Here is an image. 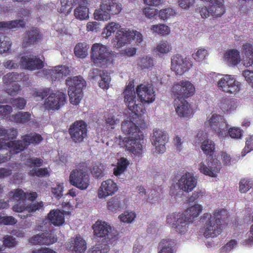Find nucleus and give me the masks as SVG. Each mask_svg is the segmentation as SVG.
Listing matches in <instances>:
<instances>
[{"mask_svg":"<svg viewBox=\"0 0 253 253\" xmlns=\"http://www.w3.org/2000/svg\"><path fill=\"white\" fill-rule=\"evenodd\" d=\"M94 16V18L97 20L107 21L111 18L107 10L102 8V7H101V5L98 9L95 10Z\"/></svg>","mask_w":253,"mask_h":253,"instance_id":"nucleus-48","label":"nucleus"},{"mask_svg":"<svg viewBox=\"0 0 253 253\" xmlns=\"http://www.w3.org/2000/svg\"><path fill=\"white\" fill-rule=\"evenodd\" d=\"M135 38H136L137 42H140L142 41V36L140 33L126 28H121L117 31L112 40V43L116 48H120L130 43Z\"/></svg>","mask_w":253,"mask_h":253,"instance_id":"nucleus-8","label":"nucleus"},{"mask_svg":"<svg viewBox=\"0 0 253 253\" xmlns=\"http://www.w3.org/2000/svg\"><path fill=\"white\" fill-rule=\"evenodd\" d=\"M8 147L11 148V154H17L28 147L26 143L22 140H13L8 142Z\"/></svg>","mask_w":253,"mask_h":253,"instance_id":"nucleus-36","label":"nucleus"},{"mask_svg":"<svg viewBox=\"0 0 253 253\" xmlns=\"http://www.w3.org/2000/svg\"><path fill=\"white\" fill-rule=\"evenodd\" d=\"M66 83L69 85L68 95L71 103L76 105L79 104L83 97V88L85 86V81L79 76L68 78Z\"/></svg>","mask_w":253,"mask_h":253,"instance_id":"nucleus-6","label":"nucleus"},{"mask_svg":"<svg viewBox=\"0 0 253 253\" xmlns=\"http://www.w3.org/2000/svg\"><path fill=\"white\" fill-rule=\"evenodd\" d=\"M3 136L6 139L8 140H13L15 139L18 134V131L16 128L14 127L10 128L9 129L4 128Z\"/></svg>","mask_w":253,"mask_h":253,"instance_id":"nucleus-57","label":"nucleus"},{"mask_svg":"<svg viewBox=\"0 0 253 253\" xmlns=\"http://www.w3.org/2000/svg\"><path fill=\"white\" fill-rule=\"evenodd\" d=\"M151 30L159 35H167L169 33V28L164 24L153 25Z\"/></svg>","mask_w":253,"mask_h":253,"instance_id":"nucleus-50","label":"nucleus"},{"mask_svg":"<svg viewBox=\"0 0 253 253\" xmlns=\"http://www.w3.org/2000/svg\"><path fill=\"white\" fill-rule=\"evenodd\" d=\"M218 107L224 113L230 114L237 107L236 99L231 98H223L218 103Z\"/></svg>","mask_w":253,"mask_h":253,"instance_id":"nucleus-28","label":"nucleus"},{"mask_svg":"<svg viewBox=\"0 0 253 253\" xmlns=\"http://www.w3.org/2000/svg\"><path fill=\"white\" fill-rule=\"evenodd\" d=\"M10 102L13 107H15L19 109H23L26 104V100L24 98L21 97L12 99Z\"/></svg>","mask_w":253,"mask_h":253,"instance_id":"nucleus-63","label":"nucleus"},{"mask_svg":"<svg viewBox=\"0 0 253 253\" xmlns=\"http://www.w3.org/2000/svg\"><path fill=\"white\" fill-rule=\"evenodd\" d=\"M3 245L5 247L12 248L17 244L16 239L12 236L6 235L3 238Z\"/></svg>","mask_w":253,"mask_h":253,"instance_id":"nucleus-64","label":"nucleus"},{"mask_svg":"<svg viewBox=\"0 0 253 253\" xmlns=\"http://www.w3.org/2000/svg\"><path fill=\"white\" fill-rule=\"evenodd\" d=\"M223 1V0H216L210 5L212 16L220 17L224 13Z\"/></svg>","mask_w":253,"mask_h":253,"instance_id":"nucleus-34","label":"nucleus"},{"mask_svg":"<svg viewBox=\"0 0 253 253\" xmlns=\"http://www.w3.org/2000/svg\"><path fill=\"white\" fill-rule=\"evenodd\" d=\"M177 184L179 189L189 192L196 187L197 179L192 173L186 172L178 180Z\"/></svg>","mask_w":253,"mask_h":253,"instance_id":"nucleus-21","label":"nucleus"},{"mask_svg":"<svg viewBox=\"0 0 253 253\" xmlns=\"http://www.w3.org/2000/svg\"><path fill=\"white\" fill-rule=\"evenodd\" d=\"M10 199L17 201L25 200L26 198V193L21 189H16L9 192Z\"/></svg>","mask_w":253,"mask_h":253,"instance_id":"nucleus-49","label":"nucleus"},{"mask_svg":"<svg viewBox=\"0 0 253 253\" xmlns=\"http://www.w3.org/2000/svg\"><path fill=\"white\" fill-rule=\"evenodd\" d=\"M47 217L50 222L55 226L62 225L65 222L64 213L58 209L51 210Z\"/></svg>","mask_w":253,"mask_h":253,"instance_id":"nucleus-32","label":"nucleus"},{"mask_svg":"<svg viewBox=\"0 0 253 253\" xmlns=\"http://www.w3.org/2000/svg\"><path fill=\"white\" fill-rule=\"evenodd\" d=\"M239 185V190L240 193H246L253 187V180L249 178H242Z\"/></svg>","mask_w":253,"mask_h":253,"instance_id":"nucleus-41","label":"nucleus"},{"mask_svg":"<svg viewBox=\"0 0 253 253\" xmlns=\"http://www.w3.org/2000/svg\"><path fill=\"white\" fill-rule=\"evenodd\" d=\"M217 87L224 92L236 94L240 90L241 84L232 75H225L218 81Z\"/></svg>","mask_w":253,"mask_h":253,"instance_id":"nucleus-11","label":"nucleus"},{"mask_svg":"<svg viewBox=\"0 0 253 253\" xmlns=\"http://www.w3.org/2000/svg\"><path fill=\"white\" fill-rule=\"evenodd\" d=\"M136 92L142 104L152 103L155 99V94L151 84H140L137 86Z\"/></svg>","mask_w":253,"mask_h":253,"instance_id":"nucleus-16","label":"nucleus"},{"mask_svg":"<svg viewBox=\"0 0 253 253\" xmlns=\"http://www.w3.org/2000/svg\"><path fill=\"white\" fill-rule=\"evenodd\" d=\"M25 26V23L23 19L0 22V30L12 29L19 27L24 28Z\"/></svg>","mask_w":253,"mask_h":253,"instance_id":"nucleus-37","label":"nucleus"},{"mask_svg":"<svg viewBox=\"0 0 253 253\" xmlns=\"http://www.w3.org/2000/svg\"><path fill=\"white\" fill-rule=\"evenodd\" d=\"M11 42L0 38V54L9 51L11 48Z\"/></svg>","mask_w":253,"mask_h":253,"instance_id":"nucleus-62","label":"nucleus"},{"mask_svg":"<svg viewBox=\"0 0 253 253\" xmlns=\"http://www.w3.org/2000/svg\"><path fill=\"white\" fill-rule=\"evenodd\" d=\"M50 88H41L38 90H35L33 92V96L35 98H38L40 100H43L46 97L51 91Z\"/></svg>","mask_w":253,"mask_h":253,"instance_id":"nucleus-56","label":"nucleus"},{"mask_svg":"<svg viewBox=\"0 0 253 253\" xmlns=\"http://www.w3.org/2000/svg\"><path fill=\"white\" fill-rule=\"evenodd\" d=\"M174 106L176 113L181 118H189L193 113L190 105L185 99H175Z\"/></svg>","mask_w":253,"mask_h":253,"instance_id":"nucleus-23","label":"nucleus"},{"mask_svg":"<svg viewBox=\"0 0 253 253\" xmlns=\"http://www.w3.org/2000/svg\"><path fill=\"white\" fill-rule=\"evenodd\" d=\"M107 208L110 211L116 212L121 209V203L119 198L114 197L109 200L107 202Z\"/></svg>","mask_w":253,"mask_h":253,"instance_id":"nucleus-52","label":"nucleus"},{"mask_svg":"<svg viewBox=\"0 0 253 253\" xmlns=\"http://www.w3.org/2000/svg\"><path fill=\"white\" fill-rule=\"evenodd\" d=\"M117 190L116 183L112 179H107L102 182L98 190V196L99 198H104L108 196L112 195Z\"/></svg>","mask_w":253,"mask_h":253,"instance_id":"nucleus-22","label":"nucleus"},{"mask_svg":"<svg viewBox=\"0 0 253 253\" xmlns=\"http://www.w3.org/2000/svg\"><path fill=\"white\" fill-rule=\"evenodd\" d=\"M21 80V76L15 72L8 73L3 77V83L8 85L13 82H17Z\"/></svg>","mask_w":253,"mask_h":253,"instance_id":"nucleus-45","label":"nucleus"},{"mask_svg":"<svg viewBox=\"0 0 253 253\" xmlns=\"http://www.w3.org/2000/svg\"><path fill=\"white\" fill-rule=\"evenodd\" d=\"M88 45L85 42L78 43L74 48L75 55L80 58H84L87 55Z\"/></svg>","mask_w":253,"mask_h":253,"instance_id":"nucleus-39","label":"nucleus"},{"mask_svg":"<svg viewBox=\"0 0 253 253\" xmlns=\"http://www.w3.org/2000/svg\"><path fill=\"white\" fill-rule=\"evenodd\" d=\"M136 217V214L132 211H126L119 215L120 220L124 223H129L132 222Z\"/></svg>","mask_w":253,"mask_h":253,"instance_id":"nucleus-54","label":"nucleus"},{"mask_svg":"<svg viewBox=\"0 0 253 253\" xmlns=\"http://www.w3.org/2000/svg\"><path fill=\"white\" fill-rule=\"evenodd\" d=\"M66 95L60 91L51 93L45 100L44 105L48 110L58 109L66 103Z\"/></svg>","mask_w":253,"mask_h":253,"instance_id":"nucleus-15","label":"nucleus"},{"mask_svg":"<svg viewBox=\"0 0 253 253\" xmlns=\"http://www.w3.org/2000/svg\"><path fill=\"white\" fill-rule=\"evenodd\" d=\"M28 175L32 177L36 176L38 177H44L49 176L50 173L46 168H43L33 169L29 171Z\"/></svg>","mask_w":253,"mask_h":253,"instance_id":"nucleus-46","label":"nucleus"},{"mask_svg":"<svg viewBox=\"0 0 253 253\" xmlns=\"http://www.w3.org/2000/svg\"><path fill=\"white\" fill-rule=\"evenodd\" d=\"M74 244V250L76 253H84L86 249V242L80 236H76Z\"/></svg>","mask_w":253,"mask_h":253,"instance_id":"nucleus-42","label":"nucleus"},{"mask_svg":"<svg viewBox=\"0 0 253 253\" xmlns=\"http://www.w3.org/2000/svg\"><path fill=\"white\" fill-rule=\"evenodd\" d=\"M176 245L174 240L169 238L163 239L159 244L161 250L158 253H174L173 248Z\"/></svg>","mask_w":253,"mask_h":253,"instance_id":"nucleus-33","label":"nucleus"},{"mask_svg":"<svg viewBox=\"0 0 253 253\" xmlns=\"http://www.w3.org/2000/svg\"><path fill=\"white\" fill-rule=\"evenodd\" d=\"M210 215L204 232V235L207 238L219 235L222 232V223L228 218V211L224 209L216 210L213 216Z\"/></svg>","mask_w":253,"mask_h":253,"instance_id":"nucleus-3","label":"nucleus"},{"mask_svg":"<svg viewBox=\"0 0 253 253\" xmlns=\"http://www.w3.org/2000/svg\"><path fill=\"white\" fill-rule=\"evenodd\" d=\"M120 27L121 25L118 23L109 22L104 28L102 34L105 38H108L112 34L119 30Z\"/></svg>","mask_w":253,"mask_h":253,"instance_id":"nucleus-40","label":"nucleus"},{"mask_svg":"<svg viewBox=\"0 0 253 253\" xmlns=\"http://www.w3.org/2000/svg\"><path fill=\"white\" fill-rule=\"evenodd\" d=\"M57 241V238L52 233L45 232L36 234L29 239V242L33 245H49Z\"/></svg>","mask_w":253,"mask_h":253,"instance_id":"nucleus-20","label":"nucleus"},{"mask_svg":"<svg viewBox=\"0 0 253 253\" xmlns=\"http://www.w3.org/2000/svg\"><path fill=\"white\" fill-rule=\"evenodd\" d=\"M85 170V168L74 169L71 172L69 176L70 183L81 190L86 189L89 184V175Z\"/></svg>","mask_w":253,"mask_h":253,"instance_id":"nucleus-12","label":"nucleus"},{"mask_svg":"<svg viewBox=\"0 0 253 253\" xmlns=\"http://www.w3.org/2000/svg\"><path fill=\"white\" fill-rule=\"evenodd\" d=\"M137 65L141 70L149 69L154 66L153 59L148 56L142 57L139 59Z\"/></svg>","mask_w":253,"mask_h":253,"instance_id":"nucleus-44","label":"nucleus"},{"mask_svg":"<svg viewBox=\"0 0 253 253\" xmlns=\"http://www.w3.org/2000/svg\"><path fill=\"white\" fill-rule=\"evenodd\" d=\"M151 140L152 144L155 147L156 153H163L166 151L165 144L168 141V137L166 132L155 128L153 130V135Z\"/></svg>","mask_w":253,"mask_h":253,"instance_id":"nucleus-17","label":"nucleus"},{"mask_svg":"<svg viewBox=\"0 0 253 253\" xmlns=\"http://www.w3.org/2000/svg\"><path fill=\"white\" fill-rule=\"evenodd\" d=\"M71 73L69 68L64 65H59L54 67L50 71L51 79L52 81H60L67 76Z\"/></svg>","mask_w":253,"mask_h":253,"instance_id":"nucleus-27","label":"nucleus"},{"mask_svg":"<svg viewBox=\"0 0 253 253\" xmlns=\"http://www.w3.org/2000/svg\"><path fill=\"white\" fill-rule=\"evenodd\" d=\"M121 129L124 133L130 135L131 137L143 135V132L140 130L138 126L129 120H125L122 123Z\"/></svg>","mask_w":253,"mask_h":253,"instance_id":"nucleus-26","label":"nucleus"},{"mask_svg":"<svg viewBox=\"0 0 253 253\" xmlns=\"http://www.w3.org/2000/svg\"><path fill=\"white\" fill-rule=\"evenodd\" d=\"M63 184L59 183L51 187V192L55 198L58 200L63 196Z\"/></svg>","mask_w":253,"mask_h":253,"instance_id":"nucleus-58","label":"nucleus"},{"mask_svg":"<svg viewBox=\"0 0 253 253\" xmlns=\"http://www.w3.org/2000/svg\"><path fill=\"white\" fill-rule=\"evenodd\" d=\"M175 14V12L172 8H167L161 10L159 13V16L161 19L166 20Z\"/></svg>","mask_w":253,"mask_h":253,"instance_id":"nucleus-60","label":"nucleus"},{"mask_svg":"<svg viewBox=\"0 0 253 253\" xmlns=\"http://www.w3.org/2000/svg\"><path fill=\"white\" fill-rule=\"evenodd\" d=\"M94 235L98 238H106L112 231L111 226L105 221L97 220L92 226Z\"/></svg>","mask_w":253,"mask_h":253,"instance_id":"nucleus-25","label":"nucleus"},{"mask_svg":"<svg viewBox=\"0 0 253 253\" xmlns=\"http://www.w3.org/2000/svg\"><path fill=\"white\" fill-rule=\"evenodd\" d=\"M171 92L175 99H185L194 94L195 87L191 82L187 80H182L173 84L171 87Z\"/></svg>","mask_w":253,"mask_h":253,"instance_id":"nucleus-9","label":"nucleus"},{"mask_svg":"<svg viewBox=\"0 0 253 253\" xmlns=\"http://www.w3.org/2000/svg\"><path fill=\"white\" fill-rule=\"evenodd\" d=\"M203 210L201 205L196 204L190 207L183 213L174 212L168 215L167 222L172 225L175 230L180 234H184L188 228V222H191L201 213Z\"/></svg>","mask_w":253,"mask_h":253,"instance_id":"nucleus-1","label":"nucleus"},{"mask_svg":"<svg viewBox=\"0 0 253 253\" xmlns=\"http://www.w3.org/2000/svg\"><path fill=\"white\" fill-rule=\"evenodd\" d=\"M201 149L207 156L211 157L215 150V144L211 140H205L202 144Z\"/></svg>","mask_w":253,"mask_h":253,"instance_id":"nucleus-43","label":"nucleus"},{"mask_svg":"<svg viewBox=\"0 0 253 253\" xmlns=\"http://www.w3.org/2000/svg\"><path fill=\"white\" fill-rule=\"evenodd\" d=\"M43 160L39 158L32 157L28 158L26 160L25 164L30 168L37 167L39 168L42 166Z\"/></svg>","mask_w":253,"mask_h":253,"instance_id":"nucleus-55","label":"nucleus"},{"mask_svg":"<svg viewBox=\"0 0 253 253\" xmlns=\"http://www.w3.org/2000/svg\"><path fill=\"white\" fill-rule=\"evenodd\" d=\"M23 140L26 143L27 146L30 144L37 145L43 140L42 135L36 132H31L22 136Z\"/></svg>","mask_w":253,"mask_h":253,"instance_id":"nucleus-35","label":"nucleus"},{"mask_svg":"<svg viewBox=\"0 0 253 253\" xmlns=\"http://www.w3.org/2000/svg\"><path fill=\"white\" fill-rule=\"evenodd\" d=\"M43 206L44 204L42 201L32 203L27 205V211L30 213H33L42 209Z\"/></svg>","mask_w":253,"mask_h":253,"instance_id":"nucleus-61","label":"nucleus"},{"mask_svg":"<svg viewBox=\"0 0 253 253\" xmlns=\"http://www.w3.org/2000/svg\"><path fill=\"white\" fill-rule=\"evenodd\" d=\"M143 136L137 137H125L123 142L126 149L134 154L140 155L142 152V145L140 140Z\"/></svg>","mask_w":253,"mask_h":253,"instance_id":"nucleus-19","label":"nucleus"},{"mask_svg":"<svg viewBox=\"0 0 253 253\" xmlns=\"http://www.w3.org/2000/svg\"><path fill=\"white\" fill-rule=\"evenodd\" d=\"M61 7L58 11L65 15L69 14L72 11L73 7L79 5L74 10V15L77 19L84 20L88 18V9L84 5L87 0H60Z\"/></svg>","mask_w":253,"mask_h":253,"instance_id":"nucleus-4","label":"nucleus"},{"mask_svg":"<svg viewBox=\"0 0 253 253\" xmlns=\"http://www.w3.org/2000/svg\"><path fill=\"white\" fill-rule=\"evenodd\" d=\"M113 53L109 48L99 43L92 45L91 49L90 58L97 66H107L112 63Z\"/></svg>","mask_w":253,"mask_h":253,"instance_id":"nucleus-5","label":"nucleus"},{"mask_svg":"<svg viewBox=\"0 0 253 253\" xmlns=\"http://www.w3.org/2000/svg\"><path fill=\"white\" fill-rule=\"evenodd\" d=\"M221 168V165L219 161L217 162L216 164L211 162L208 163V165L202 162L199 164V169L203 174L211 177H215L216 176L217 173L219 172Z\"/></svg>","mask_w":253,"mask_h":253,"instance_id":"nucleus-24","label":"nucleus"},{"mask_svg":"<svg viewBox=\"0 0 253 253\" xmlns=\"http://www.w3.org/2000/svg\"><path fill=\"white\" fill-rule=\"evenodd\" d=\"M42 39V35L39 28L32 27L27 30L23 39L25 47L39 43Z\"/></svg>","mask_w":253,"mask_h":253,"instance_id":"nucleus-18","label":"nucleus"},{"mask_svg":"<svg viewBox=\"0 0 253 253\" xmlns=\"http://www.w3.org/2000/svg\"><path fill=\"white\" fill-rule=\"evenodd\" d=\"M101 7L107 10L109 16L120 13L122 11V5L120 3L114 2L111 0H104L101 4Z\"/></svg>","mask_w":253,"mask_h":253,"instance_id":"nucleus-31","label":"nucleus"},{"mask_svg":"<svg viewBox=\"0 0 253 253\" xmlns=\"http://www.w3.org/2000/svg\"><path fill=\"white\" fill-rule=\"evenodd\" d=\"M128 164L129 163L126 159L122 158L118 163L117 167L114 169V175L118 176L123 173L126 170Z\"/></svg>","mask_w":253,"mask_h":253,"instance_id":"nucleus-47","label":"nucleus"},{"mask_svg":"<svg viewBox=\"0 0 253 253\" xmlns=\"http://www.w3.org/2000/svg\"><path fill=\"white\" fill-rule=\"evenodd\" d=\"M242 54L243 56L244 65L250 67L253 64V46L252 44L246 42L242 47Z\"/></svg>","mask_w":253,"mask_h":253,"instance_id":"nucleus-29","label":"nucleus"},{"mask_svg":"<svg viewBox=\"0 0 253 253\" xmlns=\"http://www.w3.org/2000/svg\"><path fill=\"white\" fill-rule=\"evenodd\" d=\"M136 92L133 83L129 82L124 91V102L128 109L136 116H141L146 112L143 104L136 103Z\"/></svg>","mask_w":253,"mask_h":253,"instance_id":"nucleus-7","label":"nucleus"},{"mask_svg":"<svg viewBox=\"0 0 253 253\" xmlns=\"http://www.w3.org/2000/svg\"><path fill=\"white\" fill-rule=\"evenodd\" d=\"M171 68L177 75H182L187 72L192 66L191 60L179 54L173 55L171 58Z\"/></svg>","mask_w":253,"mask_h":253,"instance_id":"nucleus-13","label":"nucleus"},{"mask_svg":"<svg viewBox=\"0 0 253 253\" xmlns=\"http://www.w3.org/2000/svg\"><path fill=\"white\" fill-rule=\"evenodd\" d=\"M224 59L228 66H237L241 61L240 52L236 49H229L224 53Z\"/></svg>","mask_w":253,"mask_h":253,"instance_id":"nucleus-30","label":"nucleus"},{"mask_svg":"<svg viewBox=\"0 0 253 253\" xmlns=\"http://www.w3.org/2000/svg\"><path fill=\"white\" fill-rule=\"evenodd\" d=\"M68 132L74 142L81 143L87 136V125L84 121H76L70 126Z\"/></svg>","mask_w":253,"mask_h":253,"instance_id":"nucleus-10","label":"nucleus"},{"mask_svg":"<svg viewBox=\"0 0 253 253\" xmlns=\"http://www.w3.org/2000/svg\"><path fill=\"white\" fill-rule=\"evenodd\" d=\"M101 80L99 82V86L103 89H108L111 81V78L108 73L103 71L100 74Z\"/></svg>","mask_w":253,"mask_h":253,"instance_id":"nucleus-53","label":"nucleus"},{"mask_svg":"<svg viewBox=\"0 0 253 253\" xmlns=\"http://www.w3.org/2000/svg\"><path fill=\"white\" fill-rule=\"evenodd\" d=\"M208 54V53L207 49L201 48L196 52L192 54V57L196 61L201 62L205 59Z\"/></svg>","mask_w":253,"mask_h":253,"instance_id":"nucleus-59","label":"nucleus"},{"mask_svg":"<svg viewBox=\"0 0 253 253\" xmlns=\"http://www.w3.org/2000/svg\"><path fill=\"white\" fill-rule=\"evenodd\" d=\"M19 64L22 69L30 71L41 69L44 66L43 63L40 57L32 54L22 56Z\"/></svg>","mask_w":253,"mask_h":253,"instance_id":"nucleus-14","label":"nucleus"},{"mask_svg":"<svg viewBox=\"0 0 253 253\" xmlns=\"http://www.w3.org/2000/svg\"><path fill=\"white\" fill-rule=\"evenodd\" d=\"M109 249V246L107 244H98L89 249L88 253H106Z\"/></svg>","mask_w":253,"mask_h":253,"instance_id":"nucleus-51","label":"nucleus"},{"mask_svg":"<svg viewBox=\"0 0 253 253\" xmlns=\"http://www.w3.org/2000/svg\"><path fill=\"white\" fill-rule=\"evenodd\" d=\"M11 120L19 124H25L28 123L31 119V115L27 112H19L11 116Z\"/></svg>","mask_w":253,"mask_h":253,"instance_id":"nucleus-38","label":"nucleus"},{"mask_svg":"<svg viewBox=\"0 0 253 253\" xmlns=\"http://www.w3.org/2000/svg\"><path fill=\"white\" fill-rule=\"evenodd\" d=\"M211 128L220 138H224L228 135L232 138H240L242 135V130L238 127L229 128V125L223 116L214 114L208 120Z\"/></svg>","mask_w":253,"mask_h":253,"instance_id":"nucleus-2","label":"nucleus"}]
</instances>
